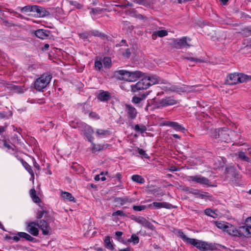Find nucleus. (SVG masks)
Here are the masks:
<instances>
[{
	"label": "nucleus",
	"instance_id": "obj_33",
	"mask_svg": "<svg viewBox=\"0 0 251 251\" xmlns=\"http://www.w3.org/2000/svg\"><path fill=\"white\" fill-rule=\"evenodd\" d=\"M193 195L195 196L196 197L200 198L201 199L208 198L209 197L208 193L202 192V193H201L200 191L198 189H196V191H195V192L193 193Z\"/></svg>",
	"mask_w": 251,
	"mask_h": 251
},
{
	"label": "nucleus",
	"instance_id": "obj_42",
	"mask_svg": "<svg viewBox=\"0 0 251 251\" xmlns=\"http://www.w3.org/2000/svg\"><path fill=\"white\" fill-rule=\"evenodd\" d=\"M168 34V32L165 30H161L155 31L153 33V35H155L156 36H158L160 37H164Z\"/></svg>",
	"mask_w": 251,
	"mask_h": 251
},
{
	"label": "nucleus",
	"instance_id": "obj_45",
	"mask_svg": "<svg viewBox=\"0 0 251 251\" xmlns=\"http://www.w3.org/2000/svg\"><path fill=\"white\" fill-rule=\"evenodd\" d=\"M185 59L188 61H192L194 63L203 62V61L202 59H199L198 58H195V57H185Z\"/></svg>",
	"mask_w": 251,
	"mask_h": 251
},
{
	"label": "nucleus",
	"instance_id": "obj_48",
	"mask_svg": "<svg viewBox=\"0 0 251 251\" xmlns=\"http://www.w3.org/2000/svg\"><path fill=\"white\" fill-rule=\"evenodd\" d=\"M112 216H120L121 217H126L127 215L126 214L124 213L122 210H117L114 212L113 213Z\"/></svg>",
	"mask_w": 251,
	"mask_h": 251
},
{
	"label": "nucleus",
	"instance_id": "obj_25",
	"mask_svg": "<svg viewBox=\"0 0 251 251\" xmlns=\"http://www.w3.org/2000/svg\"><path fill=\"white\" fill-rule=\"evenodd\" d=\"M17 235L21 238H24L27 241L35 242L36 239L31 236L29 234L27 233L24 232H19L17 233Z\"/></svg>",
	"mask_w": 251,
	"mask_h": 251
},
{
	"label": "nucleus",
	"instance_id": "obj_30",
	"mask_svg": "<svg viewBox=\"0 0 251 251\" xmlns=\"http://www.w3.org/2000/svg\"><path fill=\"white\" fill-rule=\"evenodd\" d=\"M104 246L106 248L111 251H113L114 249L113 244L111 243L110 241V238L109 236L105 237L104 240Z\"/></svg>",
	"mask_w": 251,
	"mask_h": 251
},
{
	"label": "nucleus",
	"instance_id": "obj_41",
	"mask_svg": "<svg viewBox=\"0 0 251 251\" xmlns=\"http://www.w3.org/2000/svg\"><path fill=\"white\" fill-rule=\"evenodd\" d=\"M199 249L202 251H207L210 249V246L204 242L201 241Z\"/></svg>",
	"mask_w": 251,
	"mask_h": 251
},
{
	"label": "nucleus",
	"instance_id": "obj_5",
	"mask_svg": "<svg viewBox=\"0 0 251 251\" xmlns=\"http://www.w3.org/2000/svg\"><path fill=\"white\" fill-rule=\"evenodd\" d=\"M189 181H193L202 185L210 186V181L206 177L201 176H190L189 177Z\"/></svg>",
	"mask_w": 251,
	"mask_h": 251
},
{
	"label": "nucleus",
	"instance_id": "obj_53",
	"mask_svg": "<svg viewBox=\"0 0 251 251\" xmlns=\"http://www.w3.org/2000/svg\"><path fill=\"white\" fill-rule=\"evenodd\" d=\"M47 213V211L44 209H43L42 211H39L37 213V217L36 218L37 219H41L43 217L44 213Z\"/></svg>",
	"mask_w": 251,
	"mask_h": 251
},
{
	"label": "nucleus",
	"instance_id": "obj_59",
	"mask_svg": "<svg viewBox=\"0 0 251 251\" xmlns=\"http://www.w3.org/2000/svg\"><path fill=\"white\" fill-rule=\"evenodd\" d=\"M70 3L71 5L75 6L76 8L80 9L82 7V5L76 1H70Z\"/></svg>",
	"mask_w": 251,
	"mask_h": 251
},
{
	"label": "nucleus",
	"instance_id": "obj_64",
	"mask_svg": "<svg viewBox=\"0 0 251 251\" xmlns=\"http://www.w3.org/2000/svg\"><path fill=\"white\" fill-rule=\"evenodd\" d=\"M76 126H74V128H77V127H83L84 126H86V125L84 124H82V123H76Z\"/></svg>",
	"mask_w": 251,
	"mask_h": 251
},
{
	"label": "nucleus",
	"instance_id": "obj_34",
	"mask_svg": "<svg viewBox=\"0 0 251 251\" xmlns=\"http://www.w3.org/2000/svg\"><path fill=\"white\" fill-rule=\"evenodd\" d=\"M131 179L133 181L140 184H143L145 182L144 178L141 176L138 175H133L131 177Z\"/></svg>",
	"mask_w": 251,
	"mask_h": 251
},
{
	"label": "nucleus",
	"instance_id": "obj_36",
	"mask_svg": "<svg viewBox=\"0 0 251 251\" xmlns=\"http://www.w3.org/2000/svg\"><path fill=\"white\" fill-rule=\"evenodd\" d=\"M201 241L193 238L188 239V241L187 243L193 245L196 247L197 248L199 249V247H200V245Z\"/></svg>",
	"mask_w": 251,
	"mask_h": 251
},
{
	"label": "nucleus",
	"instance_id": "obj_62",
	"mask_svg": "<svg viewBox=\"0 0 251 251\" xmlns=\"http://www.w3.org/2000/svg\"><path fill=\"white\" fill-rule=\"evenodd\" d=\"M89 116L90 117H92V118H93L99 119V116L95 112H91L89 114Z\"/></svg>",
	"mask_w": 251,
	"mask_h": 251
},
{
	"label": "nucleus",
	"instance_id": "obj_37",
	"mask_svg": "<svg viewBox=\"0 0 251 251\" xmlns=\"http://www.w3.org/2000/svg\"><path fill=\"white\" fill-rule=\"evenodd\" d=\"M215 224L218 228L222 229L224 231H225L228 223H224L223 222H215Z\"/></svg>",
	"mask_w": 251,
	"mask_h": 251
},
{
	"label": "nucleus",
	"instance_id": "obj_49",
	"mask_svg": "<svg viewBox=\"0 0 251 251\" xmlns=\"http://www.w3.org/2000/svg\"><path fill=\"white\" fill-rule=\"evenodd\" d=\"M111 59L109 57H104L103 59V63L105 67H109L111 65Z\"/></svg>",
	"mask_w": 251,
	"mask_h": 251
},
{
	"label": "nucleus",
	"instance_id": "obj_20",
	"mask_svg": "<svg viewBox=\"0 0 251 251\" xmlns=\"http://www.w3.org/2000/svg\"><path fill=\"white\" fill-rule=\"evenodd\" d=\"M143 76V73L139 71H130V81H135Z\"/></svg>",
	"mask_w": 251,
	"mask_h": 251
},
{
	"label": "nucleus",
	"instance_id": "obj_21",
	"mask_svg": "<svg viewBox=\"0 0 251 251\" xmlns=\"http://www.w3.org/2000/svg\"><path fill=\"white\" fill-rule=\"evenodd\" d=\"M20 161L22 163L23 166L25 169V170L30 174L31 176V177L33 180L34 179V174L33 172V170L31 169V166L25 161H24L23 159H20Z\"/></svg>",
	"mask_w": 251,
	"mask_h": 251
},
{
	"label": "nucleus",
	"instance_id": "obj_7",
	"mask_svg": "<svg viewBox=\"0 0 251 251\" xmlns=\"http://www.w3.org/2000/svg\"><path fill=\"white\" fill-rule=\"evenodd\" d=\"M177 103V100L173 98L169 97L161 99L158 102L159 106L166 107L169 105H173Z\"/></svg>",
	"mask_w": 251,
	"mask_h": 251
},
{
	"label": "nucleus",
	"instance_id": "obj_31",
	"mask_svg": "<svg viewBox=\"0 0 251 251\" xmlns=\"http://www.w3.org/2000/svg\"><path fill=\"white\" fill-rule=\"evenodd\" d=\"M226 173L227 175H229L232 176H233L234 177H236V170L234 167L229 166L228 167H226Z\"/></svg>",
	"mask_w": 251,
	"mask_h": 251
},
{
	"label": "nucleus",
	"instance_id": "obj_56",
	"mask_svg": "<svg viewBox=\"0 0 251 251\" xmlns=\"http://www.w3.org/2000/svg\"><path fill=\"white\" fill-rule=\"evenodd\" d=\"M107 132H108L107 130H104L103 129H97V130L96 131V133L98 135H105Z\"/></svg>",
	"mask_w": 251,
	"mask_h": 251
},
{
	"label": "nucleus",
	"instance_id": "obj_12",
	"mask_svg": "<svg viewBox=\"0 0 251 251\" xmlns=\"http://www.w3.org/2000/svg\"><path fill=\"white\" fill-rule=\"evenodd\" d=\"M174 46L176 49H181L185 47H190L186 41V37H183L178 40H175L174 43Z\"/></svg>",
	"mask_w": 251,
	"mask_h": 251
},
{
	"label": "nucleus",
	"instance_id": "obj_40",
	"mask_svg": "<svg viewBox=\"0 0 251 251\" xmlns=\"http://www.w3.org/2000/svg\"><path fill=\"white\" fill-rule=\"evenodd\" d=\"M34 5H26L21 9L22 12L26 13L28 12H34Z\"/></svg>",
	"mask_w": 251,
	"mask_h": 251
},
{
	"label": "nucleus",
	"instance_id": "obj_10",
	"mask_svg": "<svg viewBox=\"0 0 251 251\" xmlns=\"http://www.w3.org/2000/svg\"><path fill=\"white\" fill-rule=\"evenodd\" d=\"M36 226L37 225L36 222H30L26 226V231L33 236H37L39 234V230Z\"/></svg>",
	"mask_w": 251,
	"mask_h": 251
},
{
	"label": "nucleus",
	"instance_id": "obj_63",
	"mask_svg": "<svg viewBox=\"0 0 251 251\" xmlns=\"http://www.w3.org/2000/svg\"><path fill=\"white\" fill-rule=\"evenodd\" d=\"M147 0H133V1L139 4H145Z\"/></svg>",
	"mask_w": 251,
	"mask_h": 251
},
{
	"label": "nucleus",
	"instance_id": "obj_47",
	"mask_svg": "<svg viewBox=\"0 0 251 251\" xmlns=\"http://www.w3.org/2000/svg\"><path fill=\"white\" fill-rule=\"evenodd\" d=\"M133 209L134 211H140L146 209V205H133L132 206Z\"/></svg>",
	"mask_w": 251,
	"mask_h": 251
},
{
	"label": "nucleus",
	"instance_id": "obj_28",
	"mask_svg": "<svg viewBox=\"0 0 251 251\" xmlns=\"http://www.w3.org/2000/svg\"><path fill=\"white\" fill-rule=\"evenodd\" d=\"M90 34L91 37L93 36L95 37H99L102 39H104L106 38V35L96 30L90 31Z\"/></svg>",
	"mask_w": 251,
	"mask_h": 251
},
{
	"label": "nucleus",
	"instance_id": "obj_39",
	"mask_svg": "<svg viewBox=\"0 0 251 251\" xmlns=\"http://www.w3.org/2000/svg\"><path fill=\"white\" fill-rule=\"evenodd\" d=\"M134 130L137 132H140L141 133H144L147 130V128L144 125H136L134 128Z\"/></svg>",
	"mask_w": 251,
	"mask_h": 251
},
{
	"label": "nucleus",
	"instance_id": "obj_19",
	"mask_svg": "<svg viewBox=\"0 0 251 251\" xmlns=\"http://www.w3.org/2000/svg\"><path fill=\"white\" fill-rule=\"evenodd\" d=\"M165 125L173 127L175 130L177 131H184L185 128L182 127L178 123L175 122H167Z\"/></svg>",
	"mask_w": 251,
	"mask_h": 251
},
{
	"label": "nucleus",
	"instance_id": "obj_55",
	"mask_svg": "<svg viewBox=\"0 0 251 251\" xmlns=\"http://www.w3.org/2000/svg\"><path fill=\"white\" fill-rule=\"evenodd\" d=\"M81 38L83 39H87L91 37L90 34V31L88 32H84L80 34Z\"/></svg>",
	"mask_w": 251,
	"mask_h": 251
},
{
	"label": "nucleus",
	"instance_id": "obj_13",
	"mask_svg": "<svg viewBox=\"0 0 251 251\" xmlns=\"http://www.w3.org/2000/svg\"><path fill=\"white\" fill-rule=\"evenodd\" d=\"M36 36L41 39H45L49 36L50 31L43 29H39L35 31Z\"/></svg>",
	"mask_w": 251,
	"mask_h": 251
},
{
	"label": "nucleus",
	"instance_id": "obj_52",
	"mask_svg": "<svg viewBox=\"0 0 251 251\" xmlns=\"http://www.w3.org/2000/svg\"><path fill=\"white\" fill-rule=\"evenodd\" d=\"M178 234L180 236V237L184 241H185L186 242L188 241V239H189V238L187 237L184 233L181 230H179L178 231Z\"/></svg>",
	"mask_w": 251,
	"mask_h": 251
},
{
	"label": "nucleus",
	"instance_id": "obj_1",
	"mask_svg": "<svg viewBox=\"0 0 251 251\" xmlns=\"http://www.w3.org/2000/svg\"><path fill=\"white\" fill-rule=\"evenodd\" d=\"M227 128L215 129L213 132V138L217 139V142L228 143L230 141L229 132Z\"/></svg>",
	"mask_w": 251,
	"mask_h": 251
},
{
	"label": "nucleus",
	"instance_id": "obj_17",
	"mask_svg": "<svg viewBox=\"0 0 251 251\" xmlns=\"http://www.w3.org/2000/svg\"><path fill=\"white\" fill-rule=\"evenodd\" d=\"M149 94V92H145L142 94L140 96H134L132 99V102L135 104H141L147 96Z\"/></svg>",
	"mask_w": 251,
	"mask_h": 251
},
{
	"label": "nucleus",
	"instance_id": "obj_15",
	"mask_svg": "<svg viewBox=\"0 0 251 251\" xmlns=\"http://www.w3.org/2000/svg\"><path fill=\"white\" fill-rule=\"evenodd\" d=\"M97 98L100 101L104 102L109 100L111 99V96L109 92L102 91L100 93Z\"/></svg>",
	"mask_w": 251,
	"mask_h": 251
},
{
	"label": "nucleus",
	"instance_id": "obj_23",
	"mask_svg": "<svg viewBox=\"0 0 251 251\" xmlns=\"http://www.w3.org/2000/svg\"><path fill=\"white\" fill-rule=\"evenodd\" d=\"M115 201L119 203L121 205H124L126 202L131 203L134 201L133 199H129L127 197L124 198H117L115 199Z\"/></svg>",
	"mask_w": 251,
	"mask_h": 251
},
{
	"label": "nucleus",
	"instance_id": "obj_4",
	"mask_svg": "<svg viewBox=\"0 0 251 251\" xmlns=\"http://www.w3.org/2000/svg\"><path fill=\"white\" fill-rule=\"evenodd\" d=\"M129 75L130 71L124 70L117 71L114 73L115 77L119 80L130 81Z\"/></svg>",
	"mask_w": 251,
	"mask_h": 251
},
{
	"label": "nucleus",
	"instance_id": "obj_50",
	"mask_svg": "<svg viewBox=\"0 0 251 251\" xmlns=\"http://www.w3.org/2000/svg\"><path fill=\"white\" fill-rule=\"evenodd\" d=\"M138 153L140 154V155L142 157H144L145 158H149L148 154L146 153L145 151H144L143 149L138 148Z\"/></svg>",
	"mask_w": 251,
	"mask_h": 251
},
{
	"label": "nucleus",
	"instance_id": "obj_8",
	"mask_svg": "<svg viewBox=\"0 0 251 251\" xmlns=\"http://www.w3.org/2000/svg\"><path fill=\"white\" fill-rule=\"evenodd\" d=\"M37 226L42 230L43 234L48 235L51 230L48 223L44 220H41L39 223H36Z\"/></svg>",
	"mask_w": 251,
	"mask_h": 251
},
{
	"label": "nucleus",
	"instance_id": "obj_24",
	"mask_svg": "<svg viewBox=\"0 0 251 251\" xmlns=\"http://www.w3.org/2000/svg\"><path fill=\"white\" fill-rule=\"evenodd\" d=\"M139 222L140 224L142 225L143 226L147 228L150 229L151 230H153L154 228L153 225L144 217H142L141 221Z\"/></svg>",
	"mask_w": 251,
	"mask_h": 251
},
{
	"label": "nucleus",
	"instance_id": "obj_38",
	"mask_svg": "<svg viewBox=\"0 0 251 251\" xmlns=\"http://www.w3.org/2000/svg\"><path fill=\"white\" fill-rule=\"evenodd\" d=\"M241 33L245 36L248 37L251 35V26H247L243 28Z\"/></svg>",
	"mask_w": 251,
	"mask_h": 251
},
{
	"label": "nucleus",
	"instance_id": "obj_51",
	"mask_svg": "<svg viewBox=\"0 0 251 251\" xmlns=\"http://www.w3.org/2000/svg\"><path fill=\"white\" fill-rule=\"evenodd\" d=\"M183 190L186 192L187 193L192 194H193V193H194L195 191H196L195 189L189 188L188 187H184L183 188Z\"/></svg>",
	"mask_w": 251,
	"mask_h": 251
},
{
	"label": "nucleus",
	"instance_id": "obj_14",
	"mask_svg": "<svg viewBox=\"0 0 251 251\" xmlns=\"http://www.w3.org/2000/svg\"><path fill=\"white\" fill-rule=\"evenodd\" d=\"M238 230L236 227L228 223L225 231L230 235L238 237L239 233Z\"/></svg>",
	"mask_w": 251,
	"mask_h": 251
},
{
	"label": "nucleus",
	"instance_id": "obj_3",
	"mask_svg": "<svg viewBox=\"0 0 251 251\" xmlns=\"http://www.w3.org/2000/svg\"><path fill=\"white\" fill-rule=\"evenodd\" d=\"M150 87V83L147 78H144L134 85L131 86V91L135 93L141 90H146Z\"/></svg>",
	"mask_w": 251,
	"mask_h": 251
},
{
	"label": "nucleus",
	"instance_id": "obj_61",
	"mask_svg": "<svg viewBox=\"0 0 251 251\" xmlns=\"http://www.w3.org/2000/svg\"><path fill=\"white\" fill-rule=\"evenodd\" d=\"M3 146L8 150L11 149L13 151H14V149L6 142V141H3Z\"/></svg>",
	"mask_w": 251,
	"mask_h": 251
},
{
	"label": "nucleus",
	"instance_id": "obj_57",
	"mask_svg": "<svg viewBox=\"0 0 251 251\" xmlns=\"http://www.w3.org/2000/svg\"><path fill=\"white\" fill-rule=\"evenodd\" d=\"M95 66L96 69H98L99 70H100L102 67V65L100 61H96L95 63Z\"/></svg>",
	"mask_w": 251,
	"mask_h": 251
},
{
	"label": "nucleus",
	"instance_id": "obj_58",
	"mask_svg": "<svg viewBox=\"0 0 251 251\" xmlns=\"http://www.w3.org/2000/svg\"><path fill=\"white\" fill-rule=\"evenodd\" d=\"M130 219L135 221L136 222L139 224L142 217H136L134 215H131L130 217Z\"/></svg>",
	"mask_w": 251,
	"mask_h": 251
},
{
	"label": "nucleus",
	"instance_id": "obj_60",
	"mask_svg": "<svg viewBox=\"0 0 251 251\" xmlns=\"http://www.w3.org/2000/svg\"><path fill=\"white\" fill-rule=\"evenodd\" d=\"M135 17L136 18H138L139 19L143 20L144 21H146L147 20V18L140 14H137L135 15Z\"/></svg>",
	"mask_w": 251,
	"mask_h": 251
},
{
	"label": "nucleus",
	"instance_id": "obj_16",
	"mask_svg": "<svg viewBox=\"0 0 251 251\" xmlns=\"http://www.w3.org/2000/svg\"><path fill=\"white\" fill-rule=\"evenodd\" d=\"M238 74L234 73L230 74L227 79V81L229 85H234L239 83Z\"/></svg>",
	"mask_w": 251,
	"mask_h": 251
},
{
	"label": "nucleus",
	"instance_id": "obj_2",
	"mask_svg": "<svg viewBox=\"0 0 251 251\" xmlns=\"http://www.w3.org/2000/svg\"><path fill=\"white\" fill-rule=\"evenodd\" d=\"M51 76L50 75L45 74L36 79L34 82V88L37 91H41L50 83Z\"/></svg>",
	"mask_w": 251,
	"mask_h": 251
},
{
	"label": "nucleus",
	"instance_id": "obj_29",
	"mask_svg": "<svg viewBox=\"0 0 251 251\" xmlns=\"http://www.w3.org/2000/svg\"><path fill=\"white\" fill-rule=\"evenodd\" d=\"M30 195L32 201L35 203H39L41 200L39 197L36 195L35 189L32 188L30 190Z\"/></svg>",
	"mask_w": 251,
	"mask_h": 251
},
{
	"label": "nucleus",
	"instance_id": "obj_32",
	"mask_svg": "<svg viewBox=\"0 0 251 251\" xmlns=\"http://www.w3.org/2000/svg\"><path fill=\"white\" fill-rule=\"evenodd\" d=\"M239 82L242 83L246 81H251V75H248L244 74H238Z\"/></svg>",
	"mask_w": 251,
	"mask_h": 251
},
{
	"label": "nucleus",
	"instance_id": "obj_35",
	"mask_svg": "<svg viewBox=\"0 0 251 251\" xmlns=\"http://www.w3.org/2000/svg\"><path fill=\"white\" fill-rule=\"evenodd\" d=\"M61 196L64 199L68 200L70 201H75V198L72 196V195L67 192H62L61 194Z\"/></svg>",
	"mask_w": 251,
	"mask_h": 251
},
{
	"label": "nucleus",
	"instance_id": "obj_26",
	"mask_svg": "<svg viewBox=\"0 0 251 251\" xmlns=\"http://www.w3.org/2000/svg\"><path fill=\"white\" fill-rule=\"evenodd\" d=\"M109 146L108 144L96 145L92 143V151L93 152L98 151L106 149Z\"/></svg>",
	"mask_w": 251,
	"mask_h": 251
},
{
	"label": "nucleus",
	"instance_id": "obj_22",
	"mask_svg": "<svg viewBox=\"0 0 251 251\" xmlns=\"http://www.w3.org/2000/svg\"><path fill=\"white\" fill-rule=\"evenodd\" d=\"M225 158L221 157L216 158L214 160V166L216 169L223 167L225 164Z\"/></svg>",
	"mask_w": 251,
	"mask_h": 251
},
{
	"label": "nucleus",
	"instance_id": "obj_18",
	"mask_svg": "<svg viewBox=\"0 0 251 251\" xmlns=\"http://www.w3.org/2000/svg\"><path fill=\"white\" fill-rule=\"evenodd\" d=\"M150 83V86L157 83H160L162 82L161 79L156 75H151L148 77H146Z\"/></svg>",
	"mask_w": 251,
	"mask_h": 251
},
{
	"label": "nucleus",
	"instance_id": "obj_44",
	"mask_svg": "<svg viewBox=\"0 0 251 251\" xmlns=\"http://www.w3.org/2000/svg\"><path fill=\"white\" fill-rule=\"evenodd\" d=\"M238 157L239 158L242 159V160L247 162H249L250 161L249 157L247 156L244 152H239L238 153Z\"/></svg>",
	"mask_w": 251,
	"mask_h": 251
},
{
	"label": "nucleus",
	"instance_id": "obj_27",
	"mask_svg": "<svg viewBox=\"0 0 251 251\" xmlns=\"http://www.w3.org/2000/svg\"><path fill=\"white\" fill-rule=\"evenodd\" d=\"M152 204L158 208H166L170 209L172 207L171 204L167 202H153Z\"/></svg>",
	"mask_w": 251,
	"mask_h": 251
},
{
	"label": "nucleus",
	"instance_id": "obj_43",
	"mask_svg": "<svg viewBox=\"0 0 251 251\" xmlns=\"http://www.w3.org/2000/svg\"><path fill=\"white\" fill-rule=\"evenodd\" d=\"M128 241L129 242H133L134 244H137L139 242V238L136 234H132L130 238L128 240Z\"/></svg>",
	"mask_w": 251,
	"mask_h": 251
},
{
	"label": "nucleus",
	"instance_id": "obj_9",
	"mask_svg": "<svg viewBox=\"0 0 251 251\" xmlns=\"http://www.w3.org/2000/svg\"><path fill=\"white\" fill-rule=\"evenodd\" d=\"M33 12H36L37 16L42 18L50 15V13L47 9L38 5H34Z\"/></svg>",
	"mask_w": 251,
	"mask_h": 251
},
{
	"label": "nucleus",
	"instance_id": "obj_46",
	"mask_svg": "<svg viewBox=\"0 0 251 251\" xmlns=\"http://www.w3.org/2000/svg\"><path fill=\"white\" fill-rule=\"evenodd\" d=\"M204 213L206 215L212 217L213 218H215V215H216L215 212L210 208L206 209L204 210Z\"/></svg>",
	"mask_w": 251,
	"mask_h": 251
},
{
	"label": "nucleus",
	"instance_id": "obj_6",
	"mask_svg": "<svg viewBox=\"0 0 251 251\" xmlns=\"http://www.w3.org/2000/svg\"><path fill=\"white\" fill-rule=\"evenodd\" d=\"M126 112L127 113V118L129 120H132L137 116L136 109L130 104H126Z\"/></svg>",
	"mask_w": 251,
	"mask_h": 251
},
{
	"label": "nucleus",
	"instance_id": "obj_54",
	"mask_svg": "<svg viewBox=\"0 0 251 251\" xmlns=\"http://www.w3.org/2000/svg\"><path fill=\"white\" fill-rule=\"evenodd\" d=\"M122 55L126 57V58H129L130 55V51L129 49L127 48L126 49V50L125 52H122Z\"/></svg>",
	"mask_w": 251,
	"mask_h": 251
},
{
	"label": "nucleus",
	"instance_id": "obj_11",
	"mask_svg": "<svg viewBox=\"0 0 251 251\" xmlns=\"http://www.w3.org/2000/svg\"><path fill=\"white\" fill-rule=\"evenodd\" d=\"M238 237H251V229L247 226V225L240 226L238 230Z\"/></svg>",
	"mask_w": 251,
	"mask_h": 251
}]
</instances>
